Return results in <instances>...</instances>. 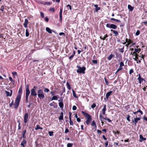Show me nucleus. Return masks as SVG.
<instances>
[{
    "label": "nucleus",
    "instance_id": "1",
    "mask_svg": "<svg viewBox=\"0 0 147 147\" xmlns=\"http://www.w3.org/2000/svg\"><path fill=\"white\" fill-rule=\"evenodd\" d=\"M21 95H18L16 98L15 103L14 104L13 100L11 103L9 104V106L11 107L12 105H14V108L16 109H17L19 105L20 101L21 99Z\"/></svg>",
    "mask_w": 147,
    "mask_h": 147
},
{
    "label": "nucleus",
    "instance_id": "2",
    "mask_svg": "<svg viewBox=\"0 0 147 147\" xmlns=\"http://www.w3.org/2000/svg\"><path fill=\"white\" fill-rule=\"evenodd\" d=\"M82 113L87 119L86 121V123L87 125L89 124L91 120V116L87 113L83 111H82Z\"/></svg>",
    "mask_w": 147,
    "mask_h": 147
},
{
    "label": "nucleus",
    "instance_id": "3",
    "mask_svg": "<svg viewBox=\"0 0 147 147\" xmlns=\"http://www.w3.org/2000/svg\"><path fill=\"white\" fill-rule=\"evenodd\" d=\"M38 98L40 99H43L45 97L44 93L41 89L39 90L38 91Z\"/></svg>",
    "mask_w": 147,
    "mask_h": 147
},
{
    "label": "nucleus",
    "instance_id": "4",
    "mask_svg": "<svg viewBox=\"0 0 147 147\" xmlns=\"http://www.w3.org/2000/svg\"><path fill=\"white\" fill-rule=\"evenodd\" d=\"M106 26L107 28H112L114 29H116L117 27V26L116 25L114 24H111L110 23L107 24Z\"/></svg>",
    "mask_w": 147,
    "mask_h": 147
},
{
    "label": "nucleus",
    "instance_id": "5",
    "mask_svg": "<svg viewBox=\"0 0 147 147\" xmlns=\"http://www.w3.org/2000/svg\"><path fill=\"white\" fill-rule=\"evenodd\" d=\"M85 70V67H80V68L78 69L77 70V72L78 73L84 74L85 73L84 71Z\"/></svg>",
    "mask_w": 147,
    "mask_h": 147
},
{
    "label": "nucleus",
    "instance_id": "6",
    "mask_svg": "<svg viewBox=\"0 0 147 147\" xmlns=\"http://www.w3.org/2000/svg\"><path fill=\"white\" fill-rule=\"evenodd\" d=\"M141 117L140 115H138V116H136V118L134 119V120H133L132 122L135 124L136 125V123L138 122V121L140 120V117Z\"/></svg>",
    "mask_w": 147,
    "mask_h": 147
},
{
    "label": "nucleus",
    "instance_id": "7",
    "mask_svg": "<svg viewBox=\"0 0 147 147\" xmlns=\"http://www.w3.org/2000/svg\"><path fill=\"white\" fill-rule=\"evenodd\" d=\"M30 93V90L29 89V86L28 85L26 86V96H28L29 95Z\"/></svg>",
    "mask_w": 147,
    "mask_h": 147
},
{
    "label": "nucleus",
    "instance_id": "8",
    "mask_svg": "<svg viewBox=\"0 0 147 147\" xmlns=\"http://www.w3.org/2000/svg\"><path fill=\"white\" fill-rule=\"evenodd\" d=\"M31 96H36L37 94L34 88H32L31 90Z\"/></svg>",
    "mask_w": 147,
    "mask_h": 147
},
{
    "label": "nucleus",
    "instance_id": "9",
    "mask_svg": "<svg viewBox=\"0 0 147 147\" xmlns=\"http://www.w3.org/2000/svg\"><path fill=\"white\" fill-rule=\"evenodd\" d=\"M10 92L9 91H5V92L6 94V96H11L12 94V90H10Z\"/></svg>",
    "mask_w": 147,
    "mask_h": 147
},
{
    "label": "nucleus",
    "instance_id": "10",
    "mask_svg": "<svg viewBox=\"0 0 147 147\" xmlns=\"http://www.w3.org/2000/svg\"><path fill=\"white\" fill-rule=\"evenodd\" d=\"M138 80L139 81V83L141 84V82L143 81H145V80L143 78H142L141 77V76H140V74H139V77L138 78Z\"/></svg>",
    "mask_w": 147,
    "mask_h": 147
},
{
    "label": "nucleus",
    "instance_id": "11",
    "mask_svg": "<svg viewBox=\"0 0 147 147\" xmlns=\"http://www.w3.org/2000/svg\"><path fill=\"white\" fill-rule=\"evenodd\" d=\"M49 105L50 106L53 107V108H57V105L54 102L50 103L49 104Z\"/></svg>",
    "mask_w": 147,
    "mask_h": 147
},
{
    "label": "nucleus",
    "instance_id": "12",
    "mask_svg": "<svg viewBox=\"0 0 147 147\" xmlns=\"http://www.w3.org/2000/svg\"><path fill=\"white\" fill-rule=\"evenodd\" d=\"M28 116V113H26L25 114L24 116V122L25 123H26L27 122Z\"/></svg>",
    "mask_w": 147,
    "mask_h": 147
},
{
    "label": "nucleus",
    "instance_id": "13",
    "mask_svg": "<svg viewBox=\"0 0 147 147\" xmlns=\"http://www.w3.org/2000/svg\"><path fill=\"white\" fill-rule=\"evenodd\" d=\"M140 138L141 139L139 140L140 142H142L143 140H146V138H144L142 135H140Z\"/></svg>",
    "mask_w": 147,
    "mask_h": 147
},
{
    "label": "nucleus",
    "instance_id": "14",
    "mask_svg": "<svg viewBox=\"0 0 147 147\" xmlns=\"http://www.w3.org/2000/svg\"><path fill=\"white\" fill-rule=\"evenodd\" d=\"M28 22V20L27 19H26L25 20L23 24L24 27L26 28L27 27Z\"/></svg>",
    "mask_w": 147,
    "mask_h": 147
},
{
    "label": "nucleus",
    "instance_id": "15",
    "mask_svg": "<svg viewBox=\"0 0 147 147\" xmlns=\"http://www.w3.org/2000/svg\"><path fill=\"white\" fill-rule=\"evenodd\" d=\"M112 93V91H110L107 92L106 94V97L107 99L111 95Z\"/></svg>",
    "mask_w": 147,
    "mask_h": 147
},
{
    "label": "nucleus",
    "instance_id": "16",
    "mask_svg": "<svg viewBox=\"0 0 147 147\" xmlns=\"http://www.w3.org/2000/svg\"><path fill=\"white\" fill-rule=\"evenodd\" d=\"M26 140L25 139H23L22 141L21 145L23 146V147H25V146L24 145V144H26Z\"/></svg>",
    "mask_w": 147,
    "mask_h": 147
},
{
    "label": "nucleus",
    "instance_id": "17",
    "mask_svg": "<svg viewBox=\"0 0 147 147\" xmlns=\"http://www.w3.org/2000/svg\"><path fill=\"white\" fill-rule=\"evenodd\" d=\"M138 112H139L140 113L141 115H142L143 114V113L142 111H141L140 109H139L137 111H136L133 112V113L134 114H138Z\"/></svg>",
    "mask_w": 147,
    "mask_h": 147
},
{
    "label": "nucleus",
    "instance_id": "18",
    "mask_svg": "<svg viewBox=\"0 0 147 147\" xmlns=\"http://www.w3.org/2000/svg\"><path fill=\"white\" fill-rule=\"evenodd\" d=\"M106 111V105H105L102 109V113L103 115H105V113Z\"/></svg>",
    "mask_w": 147,
    "mask_h": 147
},
{
    "label": "nucleus",
    "instance_id": "19",
    "mask_svg": "<svg viewBox=\"0 0 147 147\" xmlns=\"http://www.w3.org/2000/svg\"><path fill=\"white\" fill-rule=\"evenodd\" d=\"M91 125L92 126L94 127V128L95 129V130H96V127H97L96 125L95 122L94 121H93L91 123Z\"/></svg>",
    "mask_w": 147,
    "mask_h": 147
},
{
    "label": "nucleus",
    "instance_id": "20",
    "mask_svg": "<svg viewBox=\"0 0 147 147\" xmlns=\"http://www.w3.org/2000/svg\"><path fill=\"white\" fill-rule=\"evenodd\" d=\"M111 31L113 32V33L115 34V36H117L118 34V33L117 31L115 30H113L112 29L111 30Z\"/></svg>",
    "mask_w": 147,
    "mask_h": 147
},
{
    "label": "nucleus",
    "instance_id": "21",
    "mask_svg": "<svg viewBox=\"0 0 147 147\" xmlns=\"http://www.w3.org/2000/svg\"><path fill=\"white\" fill-rule=\"evenodd\" d=\"M46 30L49 33L51 34L52 32L51 30L49 27L46 28Z\"/></svg>",
    "mask_w": 147,
    "mask_h": 147
},
{
    "label": "nucleus",
    "instance_id": "22",
    "mask_svg": "<svg viewBox=\"0 0 147 147\" xmlns=\"http://www.w3.org/2000/svg\"><path fill=\"white\" fill-rule=\"evenodd\" d=\"M128 9L129 10L131 11H132L134 8V7H132L131 5H128Z\"/></svg>",
    "mask_w": 147,
    "mask_h": 147
},
{
    "label": "nucleus",
    "instance_id": "23",
    "mask_svg": "<svg viewBox=\"0 0 147 147\" xmlns=\"http://www.w3.org/2000/svg\"><path fill=\"white\" fill-rule=\"evenodd\" d=\"M63 113L61 112L60 116L59 117V119L60 120H62L63 119Z\"/></svg>",
    "mask_w": 147,
    "mask_h": 147
},
{
    "label": "nucleus",
    "instance_id": "24",
    "mask_svg": "<svg viewBox=\"0 0 147 147\" xmlns=\"http://www.w3.org/2000/svg\"><path fill=\"white\" fill-rule=\"evenodd\" d=\"M59 105L61 108H63V101H61L59 103Z\"/></svg>",
    "mask_w": 147,
    "mask_h": 147
},
{
    "label": "nucleus",
    "instance_id": "25",
    "mask_svg": "<svg viewBox=\"0 0 147 147\" xmlns=\"http://www.w3.org/2000/svg\"><path fill=\"white\" fill-rule=\"evenodd\" d=\"M38 129H42L43 128L42 127H40L39 125H36V127L35 128V130H37Z\"/></svg>",
    "mask_w": 147,
    "mask_h": 147
},
{
    "label": "nucleus",
    "instance_id": "26",
    "mask_svg": "<svg viewBox=\"0 0 147 147\" xmlns=\"http://www.w3.org/2000/svg\"><path fill=\"white\" fill-rule=\"evenodd\" d=\"M94 6L96 7L95 11L96 12H97L100 9V7H98L97 5H94Z\"/></svg>",
    "mask_w": 147,
    "mask_h": 147
},
{
    "label": "nucleus",
    "instance_id": "27",
    "mask_svg": "<svg viewBox=\"0 0 147 147\" xmlns=\"http://www.w3.org/2000/svg\"><path fill=\"white\" fill-rule=\"evenodd\" d=\"M111 20L116 21V22H119V23L121 22V21L120 20L115 19V18H111Z\"/></svg>",
    "mask_w": 147,
    "mask_h": 147
},
{
    "label": "nucleus",
    "instance_id": "28",
    "mask_svg": "<svg viewBox=\"0 0 147 147\" xmlns=\"http://www.w3.org/2000/svg\"><path fill=\"white\" fill-rule=\"evenodd\" d=\"M26 130H24L22 131V137L23 138H25V134L26 133Z\"/></svg>",
    "mask_w": 147,
    "mask_h": 147
},
{
    "label": "nucleus",
    "instance_id": "29",
    "mask_svg": "<svg viewBox=\"0 0 147 147\" xmlns=\"http://www.w3.org/2000/svg\"><path fill=\"white\" fill-rule=\"evenodd\" d=\"M57 96H53L52 98L51 99V100H57Z\"/></svg>",
    "mask_w": 147,
    "mask_h": 147
},
{
    "label": "nucleus",
    "instance_id": "30",
    "mask_svg": "<svg viewBox=\"0 0 147 147\" xmlns=\"http://www.w3.org/2000/svg\"><path fill=\"white\" fill-rule=\"evenodd\" d=\"M113 56V55L112 54H111L108 57V59L109 60H110L112 59V57Z\"/></svg>",
    "mask_w": 147,
    "mask_h": 147
},
{
    "label": "nucleus",
    "instance_id": "31",
    "mask_svg": "<svg viewBox=\"0 0 147 147\" xmlns=\"http://www.w3.org/2000/svg\"><path fill=\"white\" fill-rule=\"evenodd\" d=\"M72 92L73 95V96L75 98H77V96H76V93H75V91H74V90H72Z\"/></svg>",
    "mask_w": 147,
    "mask_h": 147
},
{
    "label": "nucleus",
    "instance_id": "32",
    "mask_svg": "<svg viewBox=\"0 0 147 147\" xmlns=\"http://www.w3.org/2000/svg\"><path fill=\"white\" fill-rule=\"evenodd\" d=\"M124 46L122 48L119 49H118L119 51L121 53H123L124 52Z\"/></svg>",
    "mask_w": 147,
    "mask_h": 147
},
{
    "label": "nucleus",
    "instance_id": "33",
    "mask_svg": "<svg viewBox=\"0 0 147 147\" xmlns=\"http://www.w3.org/2000/svg\"><path fill=\"white\" fill-rule=\"evenodd\" d=\"M73 145V144L71 143H68L67 144V147H72V146Z\"/></svg>",
    "mask_w": 147,
    "mask_h": 147
},
{
    "label": "nucleus",
    "instance_id": "34",
    "mask_svg": "<svg viewBox=\"0 0 147 147\" xmlns=\"http://www.w3.org/2000/svg\"><path fill=\"white\" fill-rule=\"evenodd\" d=\"M66 85L67 86L68 89L69 90H70L71 88L68 82H67Z\"/></svg>",
    "mask_w": 147,
    "mask_h": 147
},
{
    "label": "nucleus",
    "instance_id": "35",
    "mask_svg": "<svg viewBox=\"0 0 147 147\" xmlns=\"http://www.w3.org/2000/svg\"><path fill=\"white\" fill-rule=\"evenodd\" d=\"M22 91V87H20L18 90V92L19 94H21Z\"/></svg>",
    "mask_w": 147,
    "mask_h": 147
},
{
    "label": "nucleus",
    "instance_id": "36",
    "mask_svg": "<svg viewBox=\"0 0 147 147\" xmlns=\"http://www.w3.org/2000/svg\"><path fill=\"white\" fill-rule=\"evenodd\" d=\"M103 119V117L101 114V113L100 114L99 116V119L101 121H102Z\"/></svg>",
    "mask_w": 147,
    "mask_h": 147
},
{
    "label": "nucleus",
    "instance_id": "37",
    "mask_svg": "<svg viewBox=\"0 0 147 147\" xmlns=\"http://www.w3.org/2000/svg\"><path fill=\"white\" fill-rule=\"evenodd\" d=\"M18 130H19L21 129V127L20 126L21 125V123H20V121L19 120L18 121Z\"/></svg>",
    "mask_w": 147,
    "mask_h": 147
},
{
    "label": "nucleus",
    "instance_id": "38",
    "mask_svg": "<svg viewBox=\"0 0 147 147\" xmlns=\"http://www.w3.org/2000/svg\"><path fill=\"white\" fill-rule=\"evenodd\" d=\"M49 11L54 12H55V9L53 7H51L49 9Z\"/></svg>",
    "mask_w": 147,
    "mask_h": 147
},
{
    "label": "nucleus",
    "instance_id": "39",
    "mask_svg": "<svg viewBox=\"0 0 147 147\" xmlns=\"http://www.w3.org/2000/svg\"><path fill=\"white\" fill-rule=\"evenodd\" d=\"M134 50L135 51V52H136L137 53H138L140 51V49H135Z\"/></svg>",
    "mask_w": 147,
    "mask_h": 147
},
{
    "label": "nucleus",
    "instance_id": "40",
    "mask_svg": "<svg viewBox=\"0 0 147 147\" xmlns=\"http://www.w3.org/2000/svg\"><path fill=\"white\" fill-rule=\"evenodd\" d=\"M53 131H49V134L50 136H52L53 135Z\"/></svg>",
    "mask_w": 147,
    "mask_h": 147
},
{
    "label": "nucleus",
    "instance_id": "41",
    "mask_svg": "<svg viewBox=\"0 0 147 147\" xmlns=\"http://www.w3.org/2000/svg\"><path fill=\"white\" fill-rule=\"evenodd\" d=\"M52 2H46L44 4L45 5H51Z\"/></svg>",
    "mask_w": 147,
    "mask_h": 147
},
{
    "label": "nucleus",
    "instance_id": "42",
    "mask_svg": "<svg viewBox=\"0 0 147 147\" xmlns=\"http://www.w3.org/2000/svg\"><path fill=\"white\" fill-rule=\"evenodd\" d=\"M144 55H142L141 56L140 55L139 56V57H140V58H141L140 60H141L142 59L144 61Z\"/></svg>",
    "mask_w": 147,
    "mask_h": 147
},
{
    "label": "nucleus",
    "instance_id": "43",
    "mask_svg": "<svg viewBox=\"0 0 147 147\" xmlns=\"http://www.w3.org/2000/svg\"><path fill=\"white\" fill-rule=\"evenodd\" d=\"M126 42H128V43L130 44L132 42V41L130 40H129L128 41V39H126Z\"/></svg>",
    "mask_w": 147,
    "mask_h": 147
},
{
    "label": "nucleus",
    "instance_id": "44",
    "mask_svg": "<svg viewBox=\"0 0 147 147\" xmlns=\"http://www.w3.org/2000/svg\"><path fill=\"white\" fill-rule=\"evenodd\" d=\"M123 69V68L121 67H120L119 66V68H118V69H117V71L115 73V74H116V73L118 72L119 71H120L121 70H122Z\"/></svg>",
    "mask_w": 147,
    "mask_h": 147
},
{
    "label": "nucleus",
    "instance_id": "45",
    "mask_svg": "<svg viewBox=\"0 0 147 147\" xmlns=\"http://www.w3.org/2000/svg\"><path fill=\"white\" fill-rule=\"evenodd\" d=\"M26 37H28L29 36V33L28 32V30L27 29H26Z\"/></svg>",
    "mask_w": 147,
    "mask_h": 147
},
{
    "label": "nucleus",
    "instance_id": "46",
    "mask_svg": "<svg viewBox=\"0 0 147 147\" xmlns=\"http://www.w3.org/2000/svg\"><path fill=\"white\" fill-rule=\"evenodd\" d=\"M132 55L134 56L135 57H136L137 58H138V57H139V55L138 54H132Z\"/></svg>",
    "mask_w": 147,
    "mask_h": 147
},
{
    "label": "nucleus",
    "instance_id": "47",
    "mask_svg": "<svg viewBox=\"0 0 147 147\" xmlns=\"http://www.w3.org/2000/svg\"><path fill=\"white\" fill-rule=\"evenodd\" d=\"M49 91V90L47 88H45V90H44V92H48Z\"/></svg>",
    "mask_w": 147,
    "mask_h": 147
},
{
    "label": "nucleus",
    "instance_id": "48",
    "mask_svg": "<svg viewBox=\"0 0 147 147\" xmlns=\"http://www.w3.org/2000/svg\"><path fill=\"white\" fill-rule=\"evenodd\" d=\"M40 16L42 18H43L44 17V13L42 12H40Z\"/></svg>",
    "mask_w": 147,
    "mask_h": 147
},
{
    "label": "nucleus",
    "instance_id": "49",
    "mask_svg": "<svg viewBox=\"0 0 147 147\" xmlns=\"http://www.w3.org/2000/svg\"><path fill=\"white\" fill-rule=\"evenodd\" d=\"M124 65L123 63V62H121L120 63V67H123L124 66Z\"/></svg>",
    "mask_w": 147,
    "mask_h": 147
},
{
    "label": "nucleus",
    "instance_id": "50",
    "mask_svg": "<svg viewBox=\"0 0 147 147\" xmlns=\"http://www.w3.org/2000/svg\"><path fill=\"white\" fill-rule=\"evenodd\" d=\"M96 104L94 103L91 106V107L92 108L94 109L96 107Z\"/></svg>",
    "mask_w": 147,
    "mask_h": 147
},
{
    "label": "nucleus",
    "instance_id": "51",
    "mask_svg": "<svg viewBox=\"0 0 147 147\" xmlns=\"http://www.w3.org/2000/svg\"><path fill=\"white\" fill-rule=\"evenodd\" d=\"M104 79H105V82L106 84L107 85H108L109 84V82H108V81H107L106 78H104Z\"/></svg>",
    "mask_w": 147,
    "mask_h": 147
},
{
    "label": "nucleus",
    "instance_id": "52",
    "mask_svg": "<svg viewBox=\"0 0 147 147\" xmlns=\"http://www.w3.org/2000/svg\"><path fill=\"white\" fill-rule=\"evenodd\" d=\"M77 109V107L75 105H74L72 107V109L74 111L76 110Z\"/></svg>",
    "mask_w": 147,
    "mask_h": 147
},
{
    "label": "nucleus",
    "instance_id": "53",
    "mask_svg": "<svg viewBox=\"0 0 147 147\" xmlns=\"http://www.w3.org/2000/svg\"><path fill=\"white\" fill-rule=\"evenodd\" d=\"M63 10L61 8L60 9V11L59 12V16H62Z\"/></svg>",
    "mask_w": 147,
    "mask_h": 147
},
{
    "label": "nucleus",
    "instance_id": "54",
    "mask_svg": "<svg viewBox=\"0 0 147 147\" xmlns=\"http://www.w3.org/2000/svg\"><path fill=\"white\" fill-rule=\"evenodd\" d=\"M140 34V32L139 30H137L136 33V34L137 36L138 35Z\"/></svg>",
    "mask_w": 147,
    "mask_h": 147
},
{
    "label": "nucleus",
    "instance_id": "55",
    "mask_svg": "<svg viewBox=\"0 0 147 147\" xmlns=\"http://www.w3.org/2000/svg\"><path fill=\"white\" fill-rule=\"evenodd\" d=\"M0 10H1L2 11H3L4 10V6L3 5L2 6L1 8H0Z\"/></svg>",
    "mask_w": 147,
    "mask_h": 147
},
{
    "label": "nucleus",
    "instance_id": "56",
    "mask_svg": "<svg viewBox=\"0 0 147 147\" xmlns=\"http://www.w3.org/2000/svg\"><path fill=\"white\" fill-rule=\"evenodd\" d=\"M92 62L95 64H96L97 63V61L96 60H92Z\"/></svg>",
    "mask_w": 147,
    "mask_h": 147
},
{
    "label": "nucleus",
    "instance_id": "57",
    "mask_svg": "<svg viewBox=\"0 0 147 147\" xmlns=\"http://www.w3.org/2000/svg\"><path fill=\"white\" fill-rule=\"evenodd\" d=\"M67 7V8H69L70 10H71V5H68L66 6Z\"/></svg>",
    "mask_w": 147,
    "mask_h": 147
},
{
    "label": "nucleus",
    "instance_id": "58",
    "mask_svg": "<svg viewBox=\"0 0 147 147\" xmlns=\"http://www.w3.org/2000/svg\"><path fill=\"white\" fill-rule=\"evenodd\" d=\"M130 117V116L129 115H127V119L129 121H130V120L129 119Z\"/></svg>",
    "mask_w": 147,
    "mask_h": 147
},
{
    "label": "nucleus",
    "instance_id": "59",
    "mask_svg": "<svg viewBox=\"0 0 147 147\" xmlns=\"http://www.w3.org/2000/svg\"><path fill=\"white\" fill-rule=\"evenodd\" d=\"M133 72L134 71L132 69H130L129 71V74H131V73H133Z\"/></svg>",
    "mask_w": 147,
    "mask_h": 147
},
{
    "label": "nucleus",
    "instance_id": "60",
    "mask_svg": "<svg viewBox=\"0 0 147 147\" xmlns=\"http://www.w3.org/2000/svg\"><path fill=\"white\" fill-rule=\"evenodd\" d=\"M9 80L11 82H14V81L13 80L12 78L11 77H9Z\"/></svg>",
    "mask_w": 147,
    "mask_h": 147
},
{
    "label": "nucleus",
    "instance_id": "61",
    "mask_svg": "<svg viewBox=\"0 0 147 147\" xmlns=\"http://www.w3.org/2000/svg\"><path fill=\"white\" fill-rule=\"evenodd\" d=\"M138 59L139 58H137L135 57L133 58V59L134 60V61H137Z\"/></svg>",
    "mask_w": 147,
    "mask_h": 147
},
{
    "label": "nucleus",
    "instance_id": "62",
    "mask_svg": "<svg viewBox=\"0 0 147 147\" xmlns=\"http://www.w3.org/2000/svg\"><path fill=\"white\" fill-rule=\"evenodd\" d=\"M69 132V130L68 129H65V133H67Z\"/></svg>",
    "mask_w": 147,
    "mask_h": 147
},
{
    "label": "nucleus",
    "instance_id": "63",
    "mask_svg": "<svg viewBox=\"0 0 147 147\" xmlns=\"http://www.w3.org/2000/svg\"><path fill=\"white\" fill-rule=\"evenodd\" d=\"M59 20L61 22L62 20V16H59Z\"/></svg>",
    "mask_w": 147,
    "mask_h": 147
},
{
    "label": "nucleus",
    "instance_id": "64",
    "mask_svg": "<svg viewBox=\"0 0 147 147\" xmlns=\"http://www.w3.org/2000/svg\"><path fill=\"white\" fill-rule=\"evenodd\" d=\"M106 146L105 147H107L108 145V141H106L105 142Z\"/></svg>",
    "mask_w": 147,
    "mask_h": 147
}]
</instances>
